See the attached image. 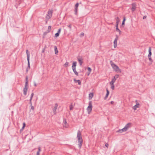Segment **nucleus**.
I'll list each match as a JSON object with an SVG mask.
<instances>
[{
	"label": "nucleus",
	"mask_w": 155,
	"mask_h": 155,
	"mask_svg": "<svg viewBox=\"0 0 155 155\" xmlns=\"http://www.w3.org/2000/svg\"><path fill=\"white\" fill-rule=\"evenodd\" d=\"M77 138L78 142V147L80 149L81 147L83 141L81 137V133L79 130H78V132Z\"/></svg>",
	"instance_id": "1"
},
{
	"label": "nucleus",
	"mask_w": 155,
	"mask_h": 155,
	"mask_svg": "<svg viewBox=\"0 0 155 155\" xmlns=\"http://www.w3.org/2000/svg\"><path fill=\"white\" fill-rule=\"evenodd\" d=\"M28 76H26L25 77V87L23 89V94L25 95H26L27 94V92L28 91Z\"/></svg>",
	"instance_id": "2"
},
{
	"label": "nucleus",
	"mask_w": 155,
	"mask_h": 155,
	"mask_svg": "<svg viewBox=\"0 0 155 155\" xmlns=\"http://www.w3.org/2000/svg\"><path fill=\"white\" fill-rule=\"evenodd\" d=\"M110 62L111 66L114 70L118 73L121 72V69L119 68L112 61H111Z\"/></svg>",
	"instance_id": "3"
},
{
	"label": "nucleus",
	"mask_w": 155,
	"mask_h": 155,
	"mask_svg": "<svg viewBox=\"0 0 155 155\" xmlns=\"http://www.w3.org/2000/svg\"><path fill=\"white\" fill-rule=\"evenodd\" d=\"M92 108V103L91 101H89V106L87 107V110L88 112V113L91 112Z\"/></svg>",
	"instance_id": "4"
},
{
	"label": "nucleus",
	"mask_w": 155,
	"mask_h": 155,
	"mask_svg": "<svg viewBox=\"0 0 155 155\" xmlns=\"http://www.w3.org/2000/svg\"><path fill=\"white\" fill-rule=\"evenodd\" d=\"M52 11H48L47 14L46 18L47 19H49L52 16Z\"/></svg>",
	"instance_id": "5"
},
{
	"label": "nucleus",
	"mask_w": 155,
	"mask_h": 155,
	"mask_svg": "<svg viewBox=\"0 0 155 155\" xmlns=\"http://www.w3.org/2000/svg\"><path fill=\"white\" fill-rule=\"evenodd\" d=\"M118 39V36L117 35H116V38L114 41V48H115L117 46V41Z\"/></svg>",
	"instance_id": "6"
},
{
	"label": "nucleus",
	"mask_w": 155,
	"mask_h": 155,
	"mask_svg": "<svg viewBox=\"0 0 155 155\" xmlns=\"http://www.w3.org/2000/svg\"><path fill=\"white\" fill-rule=\"evenodd\" d=\"M79 6V3H77L75 5V9H74V12L75 14L76 15L77 13L78 10V7Z\"/></svg>",
	"instance_id": "7"
},
{
	"label": "nucleus",
	"mask_w": 155,
	"mask_h": 155,
	"mask_svg": "<svg viewBox=\"0 0 155 155\" xmlns=\"http://www.w3.org/2000/svg\"><path fill=\"white\" fill-rule=\"evenodd\" d=\"M131 5L132 7L131 8V10L132 12H134L136 9V5L135 3H133Z\"/></svg>",
	"instance_id": "8"
},
{
	"label": "nucleus",
	"mask_w": 155,
	"mask_h": 155,
	"mask_svg": "<svg viewBox=\"0 0 155 155\" xmlns=\"http://www.w3.org/2000/svg\"><path fill=\"white\" fill-rule=\"evenodd\" d=\"M131 124V123H128L125 126L124 128L126 131L127 130L128 128L130 127Z\"/></svg>",
	"instance_id": "9"
},
{
	"label": "nucleus",
	"mask_w": 155,
	"mask_h": 155,
	"mask_svg": "<svg viewBox=\"0 0 155 155\" xmlns=\"http://www.w3.org/2000/svg\"><path fill=\"white\" fill-rule=\"evenodd\" d=\"M63 125L65 127H67L68 126V125L67 124L66 120L65 118L63 119Z\"/></svg>",
	"instance_id": "10"
},
{
	"label": "nucleus",
	"mask_w": 155,
	"mask_h": 155,
	"mask_svg": "<svg viewBox=\"0 0 155 155\" xmlns=\"http://www.w3.org/2000/svg\"><path fill=\"white\" fill-rule=\"evenodd\" d=\"M77 62L76 61H74L72 64V68L73 70L76 69V67L77 65Z\"/></svg>",
	"instance_id": "11"
},
{
	"label": "nucleus",
	"mask_w": 155,
	"mask_h": 155,
	"mask_svg": "<svg viewBox=\"0 0 155 155\" xmlns=\"http://www.w3.org/2000/svg\"><path fill=\"white\" fill-rule=\"evenodd\" d=\"M16 3L15 5V6L17 8L18 6L21 3V1L20 0H16Z\"/></svg>",
	"instance_id": "12"
},
{
	"label": "nucleus",
	"mask_w": 155,
	"mask_h": 155,
	"mask_svg": "<svg viewBox=\"0 0 155 155\" xmlns=\"http://www.w3.org/2000/svg\"><path fill=\"white\" fill-rule=\"evenodd\" d=\"M106 91H107V93L106 94L105 96L104 97V99L106 100L108 96L109 95V91H108L107 88L106 89Z\"/></svg>",
	"instance_id": "13"
},
{
	"label": "nucleus",
	"mask_w": 155,
	"mask_h": 155,
	"mask_svg": "<svg viewBox=\"0 0 155 155\" xmlns=\"http://www.w3.org/2000/svg\"><path fill=\"white\" fill-rule=\"evenodd\" d=\"M26 54L27 56V60H29L30 58V53L28 51V50H26Z\"/></svg>",
	"instance_id": "14"
},
{
	"label": "nucleus",
	"mask_w": 155,
	"mask_h": 155,
	"mask_svg": "<svg viewBox=\"0 0 155 155\" xmlns=\"http://www.w3.org/2000/svg\"><path fill=\"white\" fill-rule=\"evenodd\" d=\"M78 61L79 62L80 66H81L83 63V59L82 58H78Z\"/></svg>",
	"instance_id": "15"
},
{
	"label": "nucleus",
	"mask_w": 155,
	"mask_h": 155,
	"mask_svg": "<svg viewBox=\"0 0 155 155\" xmlns=\"http://www.w3.org/2000/svg\"><path fill=\"white\" fill-rule=\"evenodd\" d=\"M139 104L138 103H137L133 107V108L134 110H136L137 108L139 107Z\"/></svg>",
	"instance_id": "16"
},
{
	"label": "nucleus",
	"mask_w": 155,
	"mask_h": 155,
	"mask_svg": "<svg viewBox=\"0 0 155 155\" xmlns=\"http://www.w3.org/2000/svg\"><path fill=\"white\" fill-rule=\"evenodd\" d=\"M148 52L149 54L148 55V57H150V56H151L152 55V52H151V48L150 47H149Z\"/></svg>",
	"instance_id": "17"
},
{
	"label": "nucleus",
	"mask_w": 155,
	"mask_h": 155,
	"mask_svg": "<svg viewBox=\"0 0 155 155\" xmlns=\"http://www.w3.org/2000/svg\"><path fill=\"white\" fill-rule=\"evenodd\" d=\"M57 107H58V104H55L54 108V109H53V112L54 113V114H56V110Z\"/></svg>",
	"instance_id": "18"
},
{
	"label": "nucleus",
	"mask_w": 155,
	"mask_h": 155,
	"mask_svg": "<svg viewBox=\"0 0 155 155\" xmlns=\"http://www.w3.org/2000/svg\"><path fill=\"white\" fill-rule=\"evenodd\" d=\"M74 81L75 82H78L79 85H81V82L80 80H76L75 79H74Z\"/></svg>",
	"instance_id": "19"
},
{
	"label": "nucleus",
	"mask_w": 155,
	"mask_h": 155,
	"mask_svg": "<svg viewBox=\"0 0 155 155\" xmlns=\"http://www.w3.org/2000/svg\"><path fill=\"white\" fill-rule=\"evenodd\" d=\"M126 131V130L124 129V128L121 129L117 131V132L121 133L123 132H124V131Z\"/></svg>",
	"instance_id": "20"
},
{
	"label": "nucleus",
	"mask_w": 155,
	"mask_h": 155,
	"mask_svg": "<svg viewBox=\"0 0 155 155\" xmlns=\"http://www.w3.org/2000/svg\"><path fill=\"white\" fill-rule=\"evenodd\" d=\"M54 49L55 51V53L56 54H57L58 53V50L56 46H54Z\"/></svg>",
	"instance_id": "21"
},
{
	"label": "nucleus",
	"mask_w": 155,
	"mask_h": 155,
	"mask_svg": "<svg viewBox=\"0 0 155 155\" xmlns=\"http://www.w3.org/2000/svg\"><path fill=\"white\" fill-rule=\"evenodd\" d=\"M126 20V19L125 17H124L123 18V21H122V24H121V26L124 27V25H125V21Z\"/></svg>",
	"instance_id": "22"
},
{
	"label": "nucleus",
	"mask_w": 155,
	"mask_h": 155,
	"mask_svg": "<svg viewBox=\"0 0 155 155\" xmlns=\"http://www.w3.org/2000/svg\"><path fill=\"white\" fill-rule=\"evenodd\" d=\"M27 61H28V67H27V69H29L30 68V64L29 60H28Z\"/></svg>",
	"instance_id": "23"
},
{
	"label": "nucleus",
	"mask_w": 155,
	"mask_h": 155,
	"mask_svg": "<svg viewBox=\"0 0 155 155\" xmlns=\"http://www.w3.org/2000/svg\"><path fill=\"white\" fill-rule=\"evenodd\" d=\"M75 74L77 76H78V73L76 71V69H74V70H73Z\"/></svg>",
	"instance_id": "24"
},
{
	"label": "nucleus",
	"mask_w": 155,
	"mask_h": 155,
	"mask_svg": "<svg viewBox=\"0 0 155 155\" xmlns=\"http://www.w3.org/2000/svg\"><path fill=\"white\" fill-rule=\"evenodd\" d=\"M116 31L118 32L119 34L120 35L121 33V31L118 28H116Z\"/></svg>",
	"instance_id": "25"
},
{
	"label": "nucleus",
	"mask_w": 155,
	"mask_h": 155,
	"mask_svg": "<svg viewBox=\"0 0 155 155\" xmlns=\"http://www.w3.org/2000/svg\"><path fill=\"white\" fill-rule=\"evenodd\" d=\"M93 96V94L91 93L89 94V97L90 99H91Z\"/></svg>",
	"instance_id": "26"
},
{
	"label": "nucleus",
	"mask_w": 155,
	"mask_h": 155,
	"mask_svg": "<svg viewBox=\"0 0 155 155\" xmlns=\"http://www.w3.org/2000/svg\"><path fill=\"white\" fill-rule=\"evenodd\" d=\"M51 30V26H48V29L47 30L48 32H50Z\"/></svg>",
	"instance_id": "27"
},
{
	"label": "nucleus",
	"mask_w": 155,
	"mask_h": 155,
	"mask_svg": "<svg viewBox=\"0 0 155 155\" xmlns=\"http://www.w3.org/2000/svg\"><path fill=\"white\" fill-rule=\"evenodd\" d=\"M73 108V106L72 104H71L70 106V110H72Z\"/></svg>",
	"instance_id": "28"
},
{
	"label": "nucleus",
	"mask_w": 155,
	"mask_h": 155,
	"mask_svg": "<svg viewBox=\"0 0 155 155\" xmlns=\"http://www.w3.org/2000/svg\"><path fill=\"white\" fill-rule=\"evenodd\" d=\"M148 57L149 58V61H150V62L151 63H152L153 62V61L152 59L151 56H150V57Z\"/></svg>",
	"instance_id": "29"
},
{
	"label": "nucleus",
	"mask_w": 155,
	"mask_h": 155,
	"mask_svg": "<svg viewBox=\"0 0 155 155\" xmlns=\"http://www.w3.org/2000/svg\"><path fill=\"white\" fill-rule=\"evenodd\" d=\"M59 34L58 33H57L55 34V37H57L59 36Z\"/></svg>",
	"instance_id": "30"
},
{
	"label": "nucleus",
	"mask_w": 155,
	"mask_h": 155,
	"mask_svg": "<svg viewBox=\"0 0 155 155\" xmlns=\"http://www.w3.org/2000/svg\"><path fill=\"white\" fill-rule=\"evenodd\" d=\"M119 77V75L116 74L114 77L116 79L118 78Z\"/></svg>",
	"instance_id": "31"
},
{
	"label": "nucleus",
	"mask_w": 155,
	"mask_h": 155,
	"mask_svg": "<svg viewBox=\"0 0 155 155\" xmlns=\"http://www.w3.org/2000/svg\"><path fill=\"white\" fill-rule=\"evenodd\" d=\"M87 68L88 71L89 72H91L92 70H91V69L90 68L88 67Z\"/></svg>",
	"instance_id": "32"
},
{
	"label": "nucleus",
	"mask_w": 155,
	"mask_h": 155,
	"mask_svg": "<svg viewBox=\"0 0 155 155\" xmlns=\"http://www.w3.org/2000/svg\"><path fill=\"white\" fill-rule=\"evenodd\" d=\"M34 94L33 93H32V94H31V97H30V99H31V100L32 99V98L33 96H34Z\"/></svg>",
	"instance_id": "33"
},
{
	"label": "nucleus",
	"mask_w": 155,
	"mask_h": 155,
	"mask_svg": "<svg viewBox=\"0 0 155 155\" xmlns=\"http://www.w3.org/2000/svg\"><path fill=\"white\" fill-rule=\"evenodd\" d=\"M41 151V148L40 147H39L38 148V151L37 152H40Z\"/></svg>",
	"instance_id": "34"
},
{
	"label": "nucleus",
	"mask_w": 155,
	"mask_h": 155,
	"mask_svg": "<svg viewBox=\"0 0 155 155\" xmlns=\"http://www.w3.org/2000/svg\"><path fill=\"white\" fill-rule=\"evenodd\" d=\"M116 80V79L115 78H113L112 79V81H113V82H115V81Z\"/></svg>",
	"instance_id": "35"
},
{
	"label": "nucleus",
	"mask_w": 155,
	"mask_h": 155,
	"mask_svg": "<svg viewBox=\"0 0 155 155\" xmlns=\"http://www.w3.org/2000/svg\"><path fill=\"white\" fill-rule=\"evenodd\" d=\"M114 82H113V81H110V84L111 85H114Z\"/></svg>",
	"instance_id": "36"
},
{
	"label": "nucleus",
	"mask_w": 155,
	"mask_h": 155,
	"mask_svg": "<svg viewBox=\"0 0 155 155\" xmlns=\"http://www.w3.org/2000/svg\"><path fill=\"white\" fill-rule=\"evenodd\" d=\"M61 28H59L58 31V32H57V33H58L59 34H60V32H61Z\"/></svg>",
	"instance_id": "37"
},
{
	"label": "nucleus",
	"mask_w": 155,
	"mask_h": 155,
	"mask_svg": "<svg viewBox=\"0 0 155 155\" xmlns=\"http://www.w3.org/2000/svg\"><path fill=\"white\" fill-rule=\"evenodd\" d=\"M120 22V20H117L116 22V24H119V23Z\"/></svg>",
	"instance_id": "38"
},
{
	"label": "nucleus",
	"mask_w": 155,
	"mask_h": 155,
	"mask_svg": "<svg viewBox=\"0 0 155 155\" xmlns=\"http://www.w3.org/2000/svg\"><path fill=\"white\" fill-rule=\"evenodd\" d=\"M111 89L113 90L114 89V85H111Z\"/></svg>",
	"instance_id": "39"
},
{
	"label": "nucleus",
	"mask_w": 155,
	"mask_h": 155,
	"mask_svg": "<svg viewBox=\"0 0 155 155\" xmlns=\"http://www.w3.org/2000/svg\"><path fill=\"white\" fill-rule=\"evenodd\" d=\"M69 64V63L68 62H66L64 64V65L65 66H68V64Z\"/></svg>",
	"instance_id": "40"
},
{
	"label": "nucleus",
	"mask_w": 155,
	"mask_h": 155,
	"mask_svg": "<svg viewBox=\"0 0 155 155\" xmlns=\"http://www.w3.org/2000/svg\"><path fill=\"white\" fill-rule=\"evenodd\" d=\"M67 26L70 28V30H71V25H67Z\"/></svg>",
	"instance_id": "41"
},
{
	"label": "nucleus",
	"mask_w": 155,
	"mask_h": 155,
	"mask_svg": "<svg viewBox=\"0 0 155 155\" xmlns=\"http://www.w3.org/2000/svg\"><path fill=\"white\" fill-rule=\"evenodd\" d=\"M105 146L106 147H107V148L108 147L109 144L108 143H106L105 144Z\"/></svg>",
	"instance_id": "42"
},
{
	"label": "nucleus",
	"mask_w": 155,
	"mask_h": 155,
	"mask_svg": "<svg viewBox=\"0 0 155 155\" xmlns=\"http://www.w3.org/2000/svg\"><path fill=\"white\" fill-rule=\"evenodd\" d=\"M31 100H31V99H30V101H30L29 103L31 106L32 105Z\"/></svg>",
	"instance_id": "43"
},
{
	"label": "nucleus",
	"mask_w": 155,
	"mask_h": 155,
	"mask_svg": "<svg viewBox=\"0 0 155 155\" xmlns=\"http://www.w3.org/2000/svg\"><path fill=\"white\" fill-rule=\"evenodd\" d=\"M31 109H32L33 110H34V107L32 105L31 106Z\"/></svg>",
	"instance_id": "44"
},
{
	"label": "nucleus",
	"mask_w": 155,
	"mask_h": 155,
	"mask_svg": "<svg viewBox=\"0 0 155 155\" xmlns=\"http://www.w3.org/2000/svg\"><path fill=\"white\" fill-rule=\"evenodd\" d=\"M147 17V16L146 15H144L143 16V19H145Z\"/></svg>",
	"instance_id": "45"
},
{
	"label": "nucleus",
	"mask_w": 155,
	"mask_h": 155,
	"mask_svg": "<svg viewBox=\"0 0 155 155\" xmlns=\"http://www.w3.org/2000/svg\"><path fill=\"white\" fill-rule=\"evenodd\" d=\"M48 33V32H44V35H46Z\"/></svg>",
	"instance_id": "46"
},
{
	"label": "nucleus",
	"mask_w": 155,
	"mask_h": 155,
	"mask_svg": "<svg viewBox=\"0 0 155 155\" xmlns=\"http://www.w3.org/2000/svg\"><path fill=\"white\" fill-rule=\"evenodd\" d=\"M25 123H23V127H25Z\"/></svg>",
	"instance_id": "47"
},
{
	"label": "nucleus",
	"mask_w": 155,
	"mask_h": 155,
	"mask_svg": "<svg viewBox=\"0 0 155 155\" xmlns=\"http://www.w3.org/2000/svg\"><path fill=\"white\" fill-rule=\"evenodd\" d=\"M34 85L35 87H36L37 86V84L35 82H34Z\"/></svg>",
	"instance_id": "48"
},
{
	"label": "nucleus",
	"mask_w": 155,
	"mask_h": 155,
	"mask_svg": "<svg viewBox=\"0 0 155 155\" xmlns=\"http://www.w3.org/2000/svg\"><path fill=\"white\" fill-rule=\"evenodd\" d=\"M25 127H22V128H21V129L20 130V131H22L23 130Z\"/></svg>",
	"instance_id": "49"
},
{
	"label": "nucleus",
	"mask_w": 155,
	"mask_h": 155,
	"mask_svg": "<svg viewBox=\"0 0 155 155\" xmlns=\"http://www.w3.org/2000/svg\"><path fill=\"white\" fill-rule=\"evenodd\" d=\"M36 155H40V153L38 152H37Z\"/></svg>",
	"instance_id": "50"
},
{
	"label": "nucleus",
	"mask_w": 155,
	"mask_h": 155,
	"mask_svg": "<svg viewBox=\"0 0 155 155\" xmlns=\"http://www.w3.org/2000/svg\"><path fill=\"white\" fill-rule=\"evenodd\" d=\"M81 35L82 36H84V33H81Z\"/></svg>",
	"instance_id": "51"
},
{
	"label": "nucleus",
	"mask_w": 155,
	"mask_h": 155,
	"mask_svg": "<svg viewBox=\"0 0 155 155\" xmlns=\"http://www.w3.org/2000/svg\"><path fill=\"white\" fill-rule=\"evenodd\" d=\"M45 50V48L42 51V53H43L44 52Z\"/></svg>",
	"instance_id": "52"
},
{
	"label": "nucleus",
	"mask_w": 155,
	"mask_h": 155,
	"mask_svg": "<svg viewBox=\"0 0 155 155\" xmlns=\"http://www.w3.org/2000/svg\"><path fill=\"white\" fill-rule=\"evenodd\" d=\"M110 103L111 104H113L114 103V102L113 101H111L110 102Z\"/></svg>",
	"instance_id": "53"
},
{
	"label": "nucleus",
	"mask_w": 155,
	"mask_h": 155,
	"mask_svg": "<svg viewBox=\"0 0 155 155\" xmlns=\"http://www.w3.org/2000/svg\"><path fill=\"white\" fill-rule=\"evenodd\" d=\"M118 24H116V28H118Z\"/></svg>",
	"instance_id": "54"
},
{
	"label": "nucleus",
	"mask_w": 155,
	"mask_h": 155,
	"mask_svg": "<svg viewBox=\"0 0 155 155\" xmlns=\"http://www.w3.org/2000/svg\"><path fill=\"white\" fill-rule=\"evenodd\" d=\"M91 72H89L88 71V72L87 75H89L90 74Z\"/></svg>",
	"instance_id": "55"
},
{
	"label": "nucleus",
	"mask_w": 155,
	"mask_h": 155,
	"mask_svg": "<svg viewBox=\"0 0 155 155\" xmlns=\"http://www.w3.org/2000/svg\"><path fill=\"white\" fill-rule=\"evenodd\" d=\"M116 20H119V17H117L116 18Z\"/></svg>",
	"instance_id": "56"
},
{
	"label": "nucleus",
	"mask_w": 155,
	"mask_h": 155,
	"mask_svg": "<svg viewBox=\"0 0 155 155\" xmlns=\"http://www.w3.org/2000/svg\"><path fill=\"white\" fill-rule=\"evenodd\" d=\"M29 70V69H26V72H27H27H28V70Z\"/></svg>",
	"instance_id": "57"
}]
</instances>
